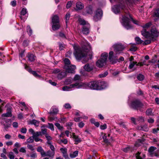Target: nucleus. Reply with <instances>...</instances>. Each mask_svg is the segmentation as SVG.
I'll list each match as a JSON object with an SVG mask.
<instances>
[{"label": "nucleus", "instance_id": "nucleus-1", "mask_svg": "<svg viewBox=\"0 0 159 159\" xmlns=\"http://www.w3.org/2000/svg\"><path fill=\"white\" fill-rule=\"evenodd\" d=\"M81 44L83 50L79 48V46L74 44L73 47L75 49L74 54L78 60H80L82 57H85L86 54L84 52L86 50H90L91 49V46L89 43L85 40H84L81 42Z\"/></svg>", "mask_w": 159, "mask_h": 159}, {"label": "nucleus", "instance_id": "nucleus-2", "mask_svg": "<svg viewBox=\"0 0 159 159\" xmlns=\"http://www.w3.org/2000/svg\"><path fill=\"white\" fill-rule=\"evenodd\" d=\"M125 15L122 16V18L120 20V21L122 25L126 29L128 30L132 28L131 26L129 24V18H130L134 24L139 25V22L134 20L131 17L128 12L125 11Z\"/></svg>", "mask_w": 159, "mask_h": 159}, {"label": "nucleus", "instance_id": "nucleus-3", "mask_svg": "<svg viewBox=\"0 0 159 159\" xmlns=\"http://www.w3.org/2000/svg\"><path fill=\"white\" fill-rule=\"evenodd\" d=\"M150 31V33L148 32L146 30H143L141 31V34L145 38L153 40L155 38L159 36V33L154 26L152 27Z\"/></svg>", "mask_w": 159, "mask_h": 159}, {"label": "nucleus", "instance_id": "nucleus-4", "mask_svg": "<svg viewBox=\"0 0 159 159\" xmlns=\"http://www.w3.org/2000/svg\"><path fill=\"white\" fill-rule=\"evenodd\" d=\"M65 65L64 68L66 70V72L68 73H74L75 70L76 69V67L75 65H71L70 60L66 58L64 60Z\"/></svg>", "mask_w": 159, "mask_h": 159}, {"label": "nucleus", "instance_id": "nucleus-5", "mask_svg": "<svg viewBox=\"0 0 159 159\" xmlns=\"http://www.w3.org/2000/svg\"><path fill=\"white\" fill-rule=\"evenodd\" d=\"M85 84L84 83H76L75 84H72L69 86H65L63 87L62 89L64 91H69L72 90L73 89L77 88L80 89L84 88Z\"/></svg>", "mask_w": 159, "mask_h": 159}, {"label": "nucleus", "instance_id": "nucleus-6", "mask_svg": "<svg viewBox=\"0 0 159 159\" xmlns=\"http://www.w3.org/2000/svg\"><path fill=\"white\" fill-rule=\"evenodd\" d=\"M108 57V53L104 52L101 55L100 59L98 60L96 62V66L99 67H101L105 65L106 63Z\"/></svg>", "mask_w": 159, "mask_h": 159}, {"label": "nucleus", "instance_id": "nucleus-7", "mask_svg": "<svg viewBox=\"0 0 159 159\" xmlns=\"http://www.w3.org/2000/svg\"><path fill=\"white\" fill-rule=\"evenodd\" d=\"M52 30H56L58 29L60 25L59 23V20L58 16L57 15H53L52 17Z\"/></svg>", "mask_w": 159, "mask_h": 159}, {"label": "nucleus", "instance_id": "nucleus-8", "mask_svg": "<svg viewBox=\"0 0 159 159\" xmlns=\"http://www.w3.org/2000/svg\"><path fill=\"white\" fill-rule=\"evenodd\" d=\"M85 84L84 88H89L90 89L99 90V86H98V81H91L87 84Z\"/></svg>", "mask_w": 159, "mask_h": 159}, {"label": "nucleus", "instance_id": "nucleus-9", "mask_svg": "<svg viewBox=\"0 0 159 159\" xmlns=\"http://www.w3.org/2000/svg\"><path fill=\"white\" fill-rule=\"evenodd\" d=\"M143 106V104L138 100H136L133 101L129 104V106L133 109H140Z\"/></svg>", "mask_w": 159, "mask_h": 159}, {"label": "nucleus", "instance_id": "nucleus-10", "mask_svg": "<svg viewBox=\"0 0 159 159\" xmlns=\"http://www.w3.org/2000/svg\"><path fill=\"white\" fill-rule=\"evenodd\" d=\"M112 47L114 48V51L116 53V54L120 53V52L125 48L120 43L115 44Z\"/></svg>", "mask_w": 159, "mask_h": 159}, {"label": "nucleus", "instance_id": "nucleus-11", "mask_svg": "<svg viewBox=\"0 0 159 159\" xmlns=\"http://www.w3.org/2000/svg\"><path fill=\"white\" fill-rule=\"evenodd\" d=\"M114 52L113 51H110L109 52L108 59L110 62L114 64L116 63L117 61H119L118 59L116 58V57L114 55Z\"/></svg>", "mask_w": 159, "mask_h": 159}, {"label": "nucleus", "instance_id": "nucleus-12", "mask_svg": "<svg viewBox=\"0 0 159 159\" xmlns=\"http://www.w3.org/2000/svg\"><path fill=\"white\" fill-rule=\"evenodd\" d=\"M102 12L100 9H98L95 12V14L93 17V19L95 21H97L100 20L102 17Z\"/></svg>", "mask_w": 159, "mask_h": 159}, {"label": "nucleus", "instance_id": "nucleus-13", "mask_svg": "<svg viewBox=\"0 0 159 159\" xmlns=\"http://www.w3.org/2000/svg\"><path fill=\"white\" fill-rule=\"evenodd\" d=\"M90 28V25L87 23V25H84L82 27L81 33L87 35L89 32V29Z\"/></svg>", "mask_w": 159, "mask_h": 159}, {"label": "nucleus", "instance_id": "nucleus-14", "mask_svg": "<svg viewBox=\"0 0 159 159\" xmlns=\"http://www.w3.org/2000/svg\"><path fill=\"white\" fill-rule=\"evenodd\" d=\"M121 9H124V7H122L120 5H115L112 7L113 12L116 14H118L120 12Z\"/></svg>", "mask_w": 159, "mask_h": 159}, {"label": "nucleus", "instance_id": "nucleus-15", "mask_svg": "<svg viewBox=\"0 0 159 159\" xmlns=\"http://www.w3.org/2000/svg\"><path fill=\"white\" fill-rule=\"evenodd\" d=\"M99 90L106 89L108 86V84L104 81H98Z\"/></svg>", "mask_w": 159, "mask_h": 159}, {"label": "nucleus", "instance_id": "nucleus-16", "mask_svg": "<svg viewBox=\"0 0 159 159\" xmlns=\"http://www.w3.org/2000/svg\"><path fill=\"white\" fill-rule=\"evenodd\" d=\"M25 69L28 70L29 72H31L36 77L40 78L41 76L38 74L35 71H32L31 69L26 65H25Z\"/></svg>", "mask_w": 159, "mask_h": 159}, {"label": "nucleus", "instance_id": "nucleus-17", "mask_svg": "<svg viewBox=\"0 0 159 159\" xmlns=\"http://www.w3.org/2000/svg\"><path fill=\"white\" fill-rule=\"evenodd\" d=\"M12 109L11 107H8L7 110V112L5 113H3L2 115V117H9L12 116Z\"/></svg>", "mask_w": 159, "mask_h": 159}, {"label": "nucleus", "instance_id": "nucleus-18", "mask_svg": "<svg viewBox=\"0 0 159 159\" xmlns=\"http://www.w3.org/2000/svg\"><path fill=\"white\" fill-rule=\"evenodd\" d=\"M84 68L85 70L89 72L93 70V66L91 64H87L84 66Z\"/></svg>", "mask_w": 159, "mask_h": 159}, {"label": "nucleus", "instance_id": "nucleus-19", "mask_svg": "<svg viewBox=\"0 0 159 159\" xmlns=\"http://www.w3.org/2000/svg\"><path fill=\"white\" fill-rule=\"evenodd\" d=\"M72 138L74 139L75 142V143L76 144H77L81 141V138H79L78 136L75 135L74 133L73 134Z\"/></svg>", "mask_w": 159, "mask_h": 159}, {"label": "nucleus", "instance_id": "nucleus-20", "mask_svg": "<svg viewBox=\"0 0 159 159\" xmlns=\"http://www.w3.org/2000/svg\"><path fill=\"white\" fill-rule=\"evenodd\" d=\"M67 73L66 71V72H61L60 73H59L57 76V78L59 80H61L63 78L65 77L67 75Z\"/></svg>", "mask_w": 159, "mask_h": 159}, {"label": "nucleus", "instance_id": "nucleus-21", "mask_svg": "<svg viewBox=\"0 0 159 159\" xmlns=\"http://www.w3.org/2000/svg\"><path fill=\"white\" fill-rule=\"evenodd\" d=\"M137 129L145 131H148V125L146 124L138 126Z\"/></svg>", "mask_w": 159, "mask_h": 159}, {"label": "nucleus", "instance_id": "nucleus-22", "mask_svg": "<svg viewBox=\"0 0 159 159\" xmlns=\"http://www.w3.org/2000/svg\"><path fill=\"white\" fill-rule=\"evenodd\" d=\"M78 20L80 25H87L88 22H86L83 19L81 18L80 16H78L77 17Z\"/></svg>", "mask_w": 159, "mask_h": 159}, {"label": "nucleus", "instance_id": "nucleus-23", "mask_svg": "<svg viewBox=\"0 0 159 159\" xmlns=\"http://www.w3.org/2000/svg\"><path fill=\"white\" fill-rule=\"evenodd\" d=\"M37 150L38 152L40 153L41 155L43 157L46 156V153L41 147H39L37 148Z\"/></svg>", "mask_w": 159, "mask_h": 159}, {"label": "nucleus", "instance_id": "nucleus-24", "mask_svg": "<svg viewBox=\"0 0 159 159\" xmlns=\"http://www.w3.org/2000/svg\"><path fill=\"white\" fill-rule=\"evenodd\" d=\"M58 111V110L57 108L55 107H52L49 113L51 114H57Z\"/></svg>", "mask_w": 159, "mask_h": 159}, {"label": "nucleus", "instance_id": "nucleus-25", "mask_svg": "<svg viewBox=\"0 0 159 159\" xmlns=\"http://www.w3.org/2000/svg\"><path fill=\"white\" fill-rule=\"evenodd\" d=\"M136 64L137 62L135 61L130 62V64L129 66V68L130 69L132 70H135L136 68L134 66L135 65H136Z\"/></svg>", "mask_w": 159, "mask_h": 159}, {"label": "nucleus", "instance_id": "nucleus-26", "mask_svg": "<svg viewBox=\"0 0 159 159\" xmlns=\"http://www.w3.org/2000/svg\"><path fill=\"white\" fill-rule=\"evenodd\" d=\"M110 136V134H108L107 136L106 135V134H105L104 135L102 136V138L103 139V141L104 142L106 143H107V144H109L110 143V139H107V137H109Z\"/></svg>", "mask_w": 159, "mask_h": 159}, {"label": "nucleus", "instance_id": "nucleus-27", "mask_svg": "<svg viewBox=\"0 0 159 159\" xmlns=\"http://www.w3.org/2000/svg\"><path fill=\"white\" fill-rule=\"evenodd\" d=\"M60 150L62 153L63 156L66 158L68 157V155L67 153V149L65 148H61Z\"/></svg>", "mask_w": 159, "mask_h": 159}, {"label": "nucleus", "instance_id": "nucleus-28", "mask_svg": "<svg viewBox=\"0 0 159 159\" xmlns=\"http://www.w3.org/2000/svg\"><path fill=\"white\" fill-rule=\"evenodd\" d=\"M76 7L77 10H80L83 8L84 6L81 2H78L76 3Z\"/></svg>", "mask_w": 159, "mask_h": 159}, {"label": "nucleus", "instance_id": "nucleus-29", "mask_svg": "<svg viewBox=\"0 0 159 159\" xmlns=\"http://www.w3.org/2000/svg\"><path fill=\"white\" fill-rule=\"evenodd\" d=\"M78 154V151H76L70 153V156L71 158H74L77 157Z\"/></svg>", "mask_w": 159, "mask_h": 159}, {"label": "nucleus", "instance_id": "nucleus-30", "mask_svg": "<svg viewBox=\"0 0 159 159\" xmlns=\"http://www.w3.org/2000/svg\"><path fill=\"white\" fill-rule=\"evenodd\" d=\"M55 153L53 151L51 152L50 151H48L46 153V156H48L49 157L53 158L54 155Z\"/></svg>", "mask_w": 159, "mask_h": 159}, {"label": "nucleus", "instance_id": "nucleus-31", "mask_svg": "<svg viewBox=\"0 0 159 159\" xmlns=\"http://www.w3.org/2000/svg\"><path fill=\"white\" fill-rule=\"evenodd\" d=\"M28 57L29 60L31 61H33L35 59L34 56L33 54L28 53Z\"/></svg>", "mask_w": 159, "mask_h": 159}, {"label": "nucleus", "instance_id": "nucleus-32", "mask_svg": "<svg viewBox=\"0 0 159 159\" xmlns=\"http://www.w3.org/2000/svg\"><path fill=\"white\" fill-rule=\"evenodd\" d=\"M27 12V10L26 8H23L20 14L21 15L24 16ZM20 18L21 19H23L22 17L21 16H20Z\"/></svg>", "mask_w": 159, "mask_h": 159}, {"label": "nucleus", "instance_id": "nucleus-33", "mask_svg": "<svg viewBox=\"0 0 159 159\" xmlns=\"http://www.w3.org/2000/svg\"><path fill=\"white\" fill-rule=\"evenodd\" d=\"M146 114L148 116L153 115L152 109L150 108L147 109L146 111Z\"/></svg>", "mask_w": 159, "mask_h": 159}, {"label": "nucleus", "instance_id": "nucleus-34", "mask_svg": "<svg viewBox=\"0 0 159 159\" xmlns=\"http://www.w3.org/2000/svg\"><path fill=\"white\" fill-rule=\"evenodd\" d=\"M156 149V148L152 146L149 149L148 151L151 155L153 154V151Z\"/></svg>", "mask_w": 159, "mask_h": 159}, {"label": "nucleus", "instance_id": "nucleus-35", "mask_svg": "<svg viewBox=\"0 0 159 159\" xmlns=\"http://www.w3.org/2000/svg\"><path fill=\"white\" fill-rule=\"evenodd\" d=\"M32 124L34 125L35 126H38L39 124V122L35 120H33L30 121Z\"/></svg>", "mask_w": 159, "mask_h": 159}, {"label": "nucleus", "instance_id": "nucleus-36", "mask_svg": "<svg viewBox=\"0 0 159 159\" xmlns=\"http://www.w3.org/2000/svg\"><path fill=\"white\" fill-rule=\"evenodd\" d=\"M136 43L137 44H140L143 41L139 37H137L135 38Z\"/></svg>", "mask_w": 159, "mask_h": 159}, {"label": "nucleus", "instance_id": "nucleus-37", "mask_svg": "<svg viewBox=\"0 0 159 159\" xmlns=\"http://www.w3.org/2000/svg\"><path fill=\"white\" fill-rule=\"evenodd\" d=\"M27 30L29 35L30 36L32 34V31L30 26L28 25L27 26Z\"/></svg>", "mask_w": 159, "mask_h": 159}, {"label": "nucleus", "instance_id": "nucleus-38", "mask_svg": "<svg viewBox=\"0 0 159 159\" xmlns=\"http://www.w3.org/2000/svg\"><path fill=\"white\" fill-rule=\"evenodd\" d=\"M123 151L125 152H127L129 151H132V148L130 147H127L125 148H123Z\"/></svg>", "mask_w": 159, "mask_h": 159}, {"label": "nucleus", "instance_id": "nucleus-39", "mask_svg": "<svg viewBox=\"0 0 159 159\" xmlns=\"http://www.w3.org/2000/svg\"><path fill=\"white\" fill-rule=\"evenodd\" d=\"M152 25L151 23L150 22H148L145 25L142 26V27L144 28V30H146L145 29H147L149 28Z\"/></svg>", "mask_w": 159, "mask_h": 159}, {"label": "nucleus", "instance_id": "nucleus-40", "mask_svg": "<svg viewBox=\"0 0 159 159\" xmlns=\"http://www.w3.org/2000/svg\"><path fill=\"white\" fill-rule=\"evenodd\" d=\"M34 139L33 136L32 137H30L27 139L26 142L27 143H32L34 141Z\"/></svg>", "mask_w": 159, "mask_h": 159}, {"label": "nucleus", "instance_id": "nucleus-41", "mask_svg": "<svg viewBox=\"0 0 159 159\" xmlns=\"http://www.w3.org/2000/svg\"><path fill=\"white\" fill-rule=\"evenodd\" d=\"M39 136H42V132H36L33 134V137H38Z\"/></svg>", "mask_w": 159, "mask_h": 159}, {"label": "nucleus", "instance_id": "nucleus-42", "mask_svg": "<svg viewBox=\"0 0 159 159\" xmlns=\"http://www.w3.org/2000/svg\"><path fill=\"white\" fill-rule=\"evenodd\" d=\"M137 78L139 80L142 81L144 79V76L141 74H139L138 75Z\"/></svg>", "mask_w": 159, "mask_h": 159}, {"label": "nucleus", "instance_id": "nucleus-43", "mask_svg": "<svg viewBox=\"0 0 159 159\" xmlns=\"http://www.w3.org/2000/svg\"><path fill=\"white\" fill-rule=\"evenodd\" d=\"M1 123L4 126L5 129H7L11 126V125L9 124H4L3 122H1Z\"/></svg>", "mask_w": 159, "mask_h": 159}, {"label": "nucleus", "instance_id": "nucleus-44", "mask_svg": "<svg viewBox=\"0 0 159 159\" xmlns=\"http://www.w3.org/2000/svg\"><path fill=\"white\" fill-rule=\"evenodd\" d=\"M81 80V78L80 76L78 75H75L74 77V80L75 81L80 80Z\"/></svg>", "mask_w": 159, "mask_h": 159}, {"label": "nucleus", "instance_id": "nucleus-45", "mask_svg": "<svg viewBox=\"0 0 159 159\" xmlns=\"http://www.w3.org/2000/svg\"><path fill=\"white\" fill-rule=\"evenodd\" d=\"M27 148L30 150L33 151L34 150V146L31 144H28L27 145Z\"/></svg>", "mask_w": 159, "mask_h": 159}, {"label": "nucleus", "instance_id": "nucleus-46", "mask_svg": "<svg viewBox=\"0 0 159 159\" xmlns=\"http://www.w3.org/2000/svg\"><path fill=\"white\" fill-rule=\"evenodd\" d=\"M8 157L10 159H14L15 156L12 152H10L8 154Z\"/></svg>", "mask_w": 159, "mask_h": 159}, {"label": "nucleus", "instance_id": "nucleus-47", "mask_svg": "<svg viewBox=\"0 0 159 159\" xmlns=\"http://www.w3.org/2000/svg\"><path fill=\"white\" fill-rule=\"evenodd\" d=\"M136 120L139 121L140 122H142L144 121V117L142 116L138 117Z\"/></svg>", "mask_w": 159, "mask_h": 159}, {"label": "nucleus", "instance_id": "nucleus-48", "mask_svg": "<svg viewBox=\"0 0 159 159\" xmlns=\"http://www.w3.org/2000/svg\"><path fill=\"white\" fill-rule=\"evenodd\" d=\"M48 120L50 121H52L54 120H55L56 119H57V117L52 116H48Z\"/></svg>", "mask_w": 159, "mask_h": 159}, {"label": "nucleus", "instance_id": "nucleus-49", "mask_svg": "<svg viewBox=\"0 0 159 159\" xmlns=\"http://www.w3.org/2000/svg\"><path fill=\"white\" fill-rule=\"evenodd\" d=\"M108 74V73L107 71H106L103 73L100 74L99 75V76L100 78L104 77L106 76Z\"/></svg>", "mask_w": 159, "mask_h": 159}, {"label": "nucleus", "instance_id": "nucleus-50", "mask_svg": "<svg viewBox=\"0 0 159 159\" xmlns=\"http://www.w3.org/2000/svg\"><path fill=\"white\" fill-rule=\"evenodd\" d=\"M141 154V153L138 152L135 155L137 159H143V158H142L140 156V154Z\"/></svg>", "mask_w": 159, "mask_h": 159}, {"label": "nucleus", "instance_id": "nucleus-51", "mask_svg": "<svg viewBox=\"0 0 159 159\" xmlns=\"http://www.w3.org/2000/svg\"><path fill=\"white\" fill-rule=\"evenodd\" d=\"M86 12L89 14H91L92 13V9L90 7H88L86 8Z\"/></svg>", "mask_w": 159, "mask_h": 159}, {"label": "nucleus", "instance_id": "nucleus-52", "mask_svg": "<svg viewBox=\"0 0 159 159\" xmlns=\"http://www.w3.org/2000/svg\"><path fill=\"white\" fill-rule=\"evenodd\" d=\"M48 128L52 130H54V128L53 125L52 124L48 123Z\"/></svg>", "mask_w": 159, "mask_h": 159}, {"label": "nucleus", "instance_id": "nucleus-53", "mask_svg": "<svg viewBox=\"0 0 159 159\" xmlns=\"http://www.w3.org/2000/svg\"><path fill=\"white\" fill-rule=\"evenodd\" d=\"M152 40L151 39L149 40H147L145 41L143 43V45H146L148 44L151 43V41Z\"/></svg>", "mask_w": 159, "mask_h": 159}, {"label": "nucleus", "instance_id": "nucleus-54", "mask_svg": "<svg viewBox=\"0 0 159 159\" xmlns=\"http://www.w3.org/2000/svg\"><path fill=\"white\" fill-rule=\"evenodd\" d=\"M55 125L59 129L62 130V129L63 127L60 125V124L58 123H56L55 124Z\"/></svg>", "mask_w": 159, "mask_h": 159}, {"label": "nucleus", "instance_id": "nucleus-55", "mask_svg": "<svg viewBox=\"0 0 159 159\" xmlns=\"http://www.w3.org/2000/svg\"><path fill=\"white\" fill-rule=\"evenodd\" d=\"M154 15L157 17L159 16V9L155 10L154 12Z\"/></svg>", "mask_w": 159, "mask_h": 159}, {"label": "nucleus", "instance_id": "nucleus-56", "mask_svg": "<svg viewBox=\"0 0 159 159\" xmlns=\"http://www.w3.org/2000/svg\"><path fill=\"white\" fill-rule=\"evenodd\" d=\"M70 15L69 13H67L65 16V19L66 20V23H67V21L69 20L70 17Z\"/></svg>", "mask_w": 159, "mask_h": 159}, {"label": "nucleus", "instance_id": "nucleus-57", "mask_svg": "<svg viewBox=\"0 0 159 159\" xmlns=\"http://www.w3.org/2000/svg\"><path fill=\"white\" fill-rule=\"evenodd\" d=\"M64 107L66 109H70L71 106L69 103H66L64 105Z\"/></svg>", "mask_w": 159, "mask_h": 159}, {"label": "nucleus", "instance_id": "nucleus-58", "mask_svg": "<svg viewBox=\"0 0 159 159\" xmlns=\"http://www.w3.org/2000/svg\"><path fill=\"white\" fill-rule=\"evenodd\" d=\"M107 128V125L106 124L103 125H101L100 126V128L101 129L104 130L106 129Z\"/></svg>", "mask_w": 159, "mask_h": 159}, {"label": "nucleus", "instance_id": "nucleus-59", "mask_svg": "<svg viewBox=\"0 0 159 159\" xmlns=\"http://www.w3.org/2000/svg\"><path fill=\"white\" fill-rule=\"evenodd\" d=\"M19 151L20 152L22 153H25L26 152V151L25 150V148L24 147H21L20 148Z\"/></svg>", "mask_w": 159, "mask_h": 159}, {"label": "nucleus", "instance_id": "nucleus-60", "mask_svg": "<svg viewBox=\"0 0 159 159\" xmlns=\"http://www.w3.org/2000/svg\"><path fill=\"white\" fill-rule=\"evenodd\" d=\"M27 132V129L25 128H22L20 129V132L23 134H25Z\"/></svg>", "mask_w": 159, "mask_h": 159}, {"label": "nucleus", "instance_id": "nucleus-61", "mask_svg": "<svg viewBox=\"0 0 159 159\" xmlns=\"http://www.w3.org/2000/svg\"><path fill=\"white\" fill-rule=\"evenodd\" d=\"M72 2L71 1H69L67 2L66 4V7L67 8H69L71 7L72 4Z\"/></svg>", "mask_w": 159, "mask_h": 159}, {"label": "nucleus", "instance_id": "nucleus-62", "mask_svg": "<svg viewBox=\"0 0 159 159\" xmlns=\"http://www.w3.org/2000/svg\"><path fill=\"white\" fill-rule=\"evenodd\" d=\"M34 138V139L35 141L37 142L39 141H40L41 142H42L43 141V140L41 139L38 138V137H33Z\"/></svg>", "mask_w": 159, "mask_h": 159}, {"label": "nucleus", "instance_id": "nucleus-63", "mask_svg": "<svg viewBox=\"0 0 159 159\" xmlns=\"http://www.w3.org/2000/svg\"><path fill=\"white\" fill-rule=\"evenodd\" d=\"M84 125V123L83 122H81L79 123L78 126L80 128H83Z\"/></svg>", "mask_w": 159, "mask_h": 159}, {"label": "nucleus", "instance_id": "nucleus-64", "mask_svg": "<svg viewBox=\"0 0 159 159\" xmlns=\"http://www.w3.org/2000/svg\"><path fill=\"white\" fill-rule=\"evenodd\" d=\"M16 0H14L11 2V5L13 7H15L16 5Z\"/></svg>", "mask_w": 159, "mask_h": 159}]
</instances>
